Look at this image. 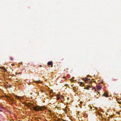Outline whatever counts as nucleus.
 <instances>
[{
    "label": "nucleus",
    "instance_id": "14",
    "mask_svg": "<svg viewBox=\"0 0 121 121\" xmlns=\"http://www.w3.org/2000/svg\"><path fill=\"white\" fill-rule=\"evenodd\" d=\"M43 108L44 109L45 108H46V107H45V106H44L43 107Z\"/></svg>",
    "mask_w": 121,
    "mask_h": 121
},
{
    "label": "nucleus",
    "instance_id": "28",
    "mask_svg": "<svg viewBox=\"0 0 121 121\" xmlns=\"http://www.w3.org/2000/svg\"><path fill=\"white\" fill-rule=\"evenodd\" d=\"M69 98H67L68 99H69Z\"/></svg>",
    "mask_w": 121,
    "mask_h": 121
},
{
    "label": "nucleus",
    "instance_id": "11",
    "mask_svg": "<svg viewBox=\"0 0 121 121\" xmlns=\"http://www.w3.org/2000/svg\"><path fill=\"white\" fill-rule=\"evenodd\" d=\"M10 60H13V58H12L10 57Z\"/></svg>",
    "mask_w": 121,
    "mask_h": 121
},
{
    "label": "nucleus",
    "instance_id": "22",
    "mask_svg": "<svg viewBox=\"0 0 121 121\" xmlns=\"http://www.w3.org/2000/svg\"><path fill=\"white\" fill-rule=\"evenodd\" d=\"M95 82V81H93V82Z\"/></svg>",
    "mask_w": 121,
    "mask_h": 121
},
{
    "label": "nucleus",
    "instance_id": "13",
    "mask_svg": "<svg viewBox=\"0 0 121 121\" xmlns=\"http://www.w3.org/2000/svg\"><path fill=\"white\" fill-rule=\"evenodd\" d=\"M11 65L12 66H13L14 65V64H12Z\"/></svg>",
    "mask_w": 121,
    "mask_h": 121
},
{
    "label": "nucleus",
    "instance_id": "1",
    "mask_svg": "<svg viewBox=\"0 0 121 121\" xmlns=\"http://www.w3.org/2000/svg\"><path fill=\"white\" fill-rule=\"evenodd\" d=\"M33 109L35 111H38L39 110H42V107L36 106L33 107Z\"/></svg>",
    "mask_w": 121,
    "mask_h": 121
},
{
    "label": "nucleus",
    "instance_id": "18",
    "mask_svg": "<svg viewBox=\"0 0 121 121\" xmlns=\"http://www.w3.org/2000/svg\"><path fill=\"white\" fill-rule=\"evenodd\" d=\"M40 67H41L42 66V65H40Z\"/></svg>",
    "mask_w": 121,
    "mask_h": 121
},
{
    "label": "nucleus",
    "instance_id": "26",
    "mask_svg": "<svg viewBox=\"0 0 121 121\" xmlns=\"http://www.w3.org/2000/svg\"><path fill=\"white\" fill-rule=\"evenodd\" d=\"M106 115H108V114H106Z\"/></svg>",
    "mask_w": 121,
    "mask_h": 121
},
{
    "label": "nucleus",
    "instance_id": "7",
    "mask_svg": "<svg viewBox=\"0 0 121 121\" xmlns=\"http://www.w3.org/2000/svg\"><path fill=\"white\" fill-rule=\"evenodd\" d=\"M80 84H79V85L81 86H83V83L82 82H80Z\"/></svg>",
    "mask_w": 121,
    "mask_h": 121
},
{
    "label": "nucleus",
    "instance_id": "19",
    "mask_svg": "<svg viewBox=\"0 0 121 121\" xmlns=\"http://www.w3.org/2000/svg\"><path fill=\"white\" fill-rule=\"evenodd\" d=\"M118 103H119V104L120 103L119 102H118Z\"/></svg>",
    "mask_w": 121,
    "mask_h": 121
},
{
    "label": "nucleus",
    "instance_id": "24",
    "mask_svg": "<svg viewBox=\"0 0 121 121\" xmlns=\"http://www.w3.org/2000/svg\"><path fill=\"white\" fill-rule=\"evenodd\" d=\"M64 77V78H65V77Z\"/></svg>",
    "mask_w": 121,
    "mask_h": 121
},
{
    "label": "nucleus",
    "instance_id": "20",
    "mask_svg": "<svg viewBox=\"0 0 121 121\" xmlns=\"http://www.w3.org/2000/svg\"><path fill=\"white\" fill-rule=\"evenodd\" d=\"M118 114H120V113L119 112H118Z\"/></svg>",
    "mask_w": 121,
    "mask_h": 121
},
{
    "label": "nucleus",
    "instance_id": "27",
    "mask_svg": "<svg viewBox=\"0 0 121 121\" xmlns=\"http://www.w3.org/2000/svg\"><path fill=\"white\" fill-rule=\"evenodd\" d=\"M69 98H67L68 99H69Z\"/></svg>",
    "mask_w": 121,
    "mask_h": 121
},
{
    "label": "nucleus",
    "instance_id": "9",
    "mask_svg": "<svg viewBox=\"0 0 121 121\" xmlns=\"http://www.w3.org/2000/svg\"><path fill=\"white\" fill-rule=\"evenodd\" d=\"M40 81H35V82L37 83V84H38L40 82Z\"/></svg>",
    "mask_w": 121,
    "mask_h": 121
},
{
    "label": "nucleus",
    "instance_id": "17",
    "mask_svg": "<svg viewBox=\"0 0 121 121\" xmlns=\"http://www.w3.org/2000/svg\"><path fill=\"white\" fill-rule=\"evenodd\" d=\"M80 103H81V104H82V102H80Z\"/></svg>",
    "mask_w": 121,
    "mask_h": 121
},
{
    "label": "nucleus",
    "instance_id": "4",
    "mask_svg": "<svg viewBox=\"0 0 121 121\" xmlns=\"http://www.w3.org/2000/svg\"><path fill=\"white\" fill-rule=\"evenodd\" d=\"M52 61H49L48 63V65H51V67H52Z\"/></svg>",
    "mask_w": 121,
    "mask_h": 121
},
{
    "label": "nucleus",
    "instance_id": "6",
    "mask_svg": "<svg viewBox=\"0 0 121 121\" xmlns=\"http://www.w3.org/2000/svg\"><path fill=\"white\" fill-rule=\"evenodd\" d=\"M108 93L106 92H105L104 94L103 95L104 96L107 97L108 96Z\"/></svg>",
    "mask_w": 121,
    "mask_h": 121
},
{
    "label": "nucleus",
    "instance_id": "25",
    "mask_svg": "<svg viewBox=\"0 0 121 121\" xmlns=\"http://www.w3.org/2000/svg\"><path fill=\"white\" fill-rule=\"evenodd\" d=\"M82 80H83V78H82Z\"/></svg>",
    "mask_w": 121,
    "mask_h": 121
},
{
    "label": "nucleus",
    "instance_id": "15",
    "mask_svg": "<svg viewBox=\"0 0 121 121\" xmlns=\"http://www.w3.org/2000/svg\"><path fill=\"white\" fill-rule=\"evenodd\" d=\"M113 117V116L112 115H111L110 116V117L111 118H112Z\"/></svg>",
    "mask_w": 121,
    "mask_h": 121
},
{
    "label": "nucleus",
    "instance_id": "21",
    "mask_svg": "<svg viewBox=\"0 0 121 121\" xmlns=\"http://www.w3.org/2000/svg\"><path fill=\"white\" fill-rule=\"evenodd\" d=\"M67 84H65V86H67Z\"/></svg>",
    "mask_w": 121,
    "mask_h": 121
},
{
    "label": "nucleus",
    "instance_id": "12",
    "mask_svg": "<svg viewBox=\"0 0 121 121\" xmlns=\"http://www.w3.org/2000/svg\"><path fill=\"white\" fill-rule=\"evenodd\" d=\"M64 98L63 96V95H62L60 96V98Z\"/></svg>",
    "mask_w": 121,
    "mask_h": 121
},
{
    "label": "nucleus",
    "instance_id": "8",
    "mask_svg": "<svg viewBox=\"0 0 121 121\" xmlns=\"http://www.w3.org/2000/svg\"><path fill=\"white\" fill-rule=\"evenodd\" d=\"M8 98H9L10 100L11 101H14V100L13 99L11 98L10 97H8Z\"/></svg>",
    "mask_w": 121,
    "mask_h": 121
},
{
    "label": "nucleus",
    "instance_id": "3",
    "mask_svg": "<svg viewBox=\"0 0 121 121\" xmlns=\"http://www.w3.org/2000/svg\"><path fill=\"white\" fill-rule=\"evenodd\" d=\"M87 78H84V82L85 83H86L87 82L88 83H89V84H91V83H92V82H91L88 81L87 80Z\"/></svg>",
    "mask_w": 121,
    "mask_h": 121
},
{
    "label": "nucleus",
    "instance_id": "5",
    "mask_svg": "<svg viewBox=\"0 0 121 121\" xmlns=\"http://www.w3.org/2000/svg\"><path fill=\"white\" fill-rule=\"evenodd\" d=\"M14 96L15 97H16V98L17 99H19L20 100V98H21L22 99L23 98L22 97L19 96L17 95H14Z\"/></svg>",
    "mask_w": 121,
    "mask_h": 121
},
{
    "label": "nucleus",
    "instance_id": "10",
    "mask_svg": "<svg viewBox=\"0 0 121 121\" xmlns=\"http://www.w3.org/2000/svg\"><path fill=\"white\" fill-rule=\"evenodd\" d=\"M4 72H6L7 71V70L5 69V68H4Z\"/></svg>",
    "mask_w": 121,
    "mask_h": 121
},
{
    "label": "nucleus",
    "instance_id": "23",
    "mask_svg": "<svg viewBox=\"0 0 121 121\" xmlns=\"http://www.w3.org/2000/svg\"><path fill=\"white\" fill-rule=\"evenodd\" d=\"M98 93L99 94V93H99V92H98Z\"/></svg>",
    "mask_w": 121,
    "mask_h": 121
},
{
    "label": "nucleus",
    "instance_id": "2",
    "mask_svg": "<svg viewBox=\"0 0 121 121\" xmlns=\"http://www.w3.org/2000/svg\"><path fill=\"white\" fill-rule=\"evenodd\" d=\"M84 89L89 90V88L90 87V85H88H88H86L84 83Z\"/></svg>",
    "mask_w": 121,
    "mask_h": 121
},
{
    "label": "nucleus",
    "instance_id": "16",
    "mask_svg": "<svg viewBox=\"0 0 121 121\" xmlns=\"http://www.w3.org/2000/svg\"><path fill=\"white\" fill-rule=\"evenodd\" d=\"M63 121H66V120H63Z\"/></svg>",
    "mask_w": 121,
    "mask_h": 121
}]
</instances>
